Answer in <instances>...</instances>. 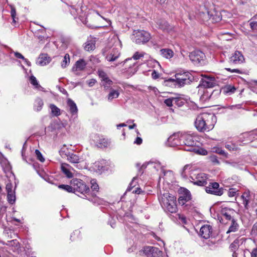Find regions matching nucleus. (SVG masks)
<instances>
[{
    "label": "nucleus",
    "mask_w": 257,
    "mask_h": 257,
    "mask_svg": "<svg viewBox=\"0 0 257 257\" xmlns=\"http://www.w3.org/2000/svg\"><path fill=\"white\" fill-rule=\"evenodd\" d=\"M216 121L217 118L214 114L202 113L196 117L195 125L199 132H208L213 128Z\"/></svg>",
    "instance_id": "obj_1"
},
{
    "label": "nucleus",
    "mask_w": 257,
    "mask_h": 257,
    "mask_svg": "<svg viewBox=\"0 0 257 257\" xmlns=\"http://www.w3.org/2000/svg\"><path fill=\"white\" fill-rule=\"evenodd\" d=\"M184 178H189L191 182L198 186H204L207 183V176L203 173L195 170L191 165H186L181 173Z\"/></svg>",
    "instance_id": "obj_2"
},
{
    "label": "nucleus",
    "mask_w": 257,
    "mask_h": 257,
    "mask_svg": "<svg viewBox=\"0 0 257 257\" xmlns=\"http://www.w3.org/2000/svg\"><path fill=\"white\" fill-rule=\"evenodd\" d=\"M121 47V41L118 37H114L103 49L102 53L108 61L113 62L120 56Z\"/></svg>",
    "instance_id": "obj_3"
},
{
    "label": "nucleus",
    "mask_w": 257,
    "mask_h": 257,
    "mask_svg": "<svg viewBox=\"0 0 257 257\" xmlns=\"http://www.w3.org/2000/svg\"><path fill=\"white\" fill-rule=\"evenodd\" d=\"M70 184L72 185L73 192H77L85 195L86 198L93 203L97 205L102 204L103 200L93 194L91 197L89 196L88 191L89 187L85 184L82 180L78 178H73L71 180Z\"/></svg>",
    "instance_id": "obj_4"
},
{
    "label": "nucleus",
    "mask_w": 257,
    "mask_h": 257,
    "mask_svg": "<svg viewBox=\"0 0 257 257\" xmlns=\"http://www.w3.org/2000/svg\"><path fill=\"white\" fill-rule=\"evenodd\" d=\"M160 204L164 209L170 213H175L177 210L176 198L168 193H164L159 198Z\"/></svg>",
    "instance_id": "obj_5"
},
{
    "label": "nucleus",
    "mask_w": 257,
    "mask_h": 257,
    "mask_svg": "<svg viewBox=\"0 0 257 257\" xmlns=\"http://www.w3.org/2000/svg\"><path fill=\"white\" fill-rule=\"evenodd\" d=\"M174 77L176 79L178 87L190 84L194 79L193 75L188 71L177 73Z\"/></svg>",
    "instance_id": "obj_6"
},
{
    "label": "nucleus",
    "mask_w": 257,
    "mask_h": 257,
    "mask_svg": "<svg viewBox=\"0 0 257 257\" xmlns=\"http://www.w3.org/2000/svg\"><path fill=\"white\" fill-rule=\"evenodd\" d=\"M199 138L194 133L190 132H183L182 140L183 145L188 148L195 146L198 142Z\"/></svg>",
    "instance_id": "obj_7"
},
{
    "label": "nucleus",
    "mask_w": 257,
    "mask_h": 257,
    "mask_svg": "<svg viewBox=\"0 0 257 257\" xmlns=\"http://www.w3.org/2000/svg\"><path fill=\"white\" fill-rule=\"evenodd\" d=\"M133 40L137 44H144L151 39L150 34L142 30H134L133 32Z\"/></svg>",
    "instance_id": "obj_8"
},
{
    "label": "nucleus",
    "mask_w": 257,
    "mask_h": 257,
    "mask_svg": "<svg viewBox=\"0 0 257 257\" xmlns=\"http://www.w3.org/2000/svg\"><path fill=\"white\" fill-rule=\"evenodd\" d=\"M125 65V69L123 72L128 76H132L135 74L138 70V66L136 62H134L132 58L126 59L123 62Z\"/></svg>",
    "instance_id": "obj_9"
},
{
    "label": "nucleus",
    "mask_w": 257,
    "mask_h": 257,
    "mask_svg": "<svg viewBox=\"0 0 257 257\" xmlns=\"http://www.w3.org/2000/svg\"><path fill=\"white\" fill-rule=\"evenodd\" d=\"M182 132L174 133L168 139L167 145L174 147L178 145H183L182 140Z\"/></svg>",
    "instance_id": "obj_10"
},
{
    "label": "nucleus",
    "mask_w": 257,
    "mask_h": 257,
    "mask_svg": "<svg viewBox=\"0 0 257 257\" xmlns=\"http://www.w3.org/2000/svg\"><path fill=\"white\" fill-rule=\"evenodd\" d=\"M141 252L147 257H159L162 254V251L158 248L150 246L144 247Z\"/></svg>",
    "instance_id": "obj_11"
},
{
    "label": "nucleus",
    "mask_w": 257,
    "mask_h": 257,
    "mask_svg": "<svg viewBox=\"0 0 257 257\" xmlns=\"http://www.w3.org/2000/svg\"><path fill=\"white\" fill-rule=\"evenodd\" d=\"M205 191L207 193L217 196H221L223 194L222 189L219 188V184L216 182L210 183L208 186L206 187Z\"/></svg>",
    "instance_id": "obj_12"
},
{
    "label": "nucleus",
    "mask_w": 257,
    "mask_h": 257,
    "mask_svg": "<svg viewBox=\"0 0 257 257\" xmlns=\"http://www.w3.org/2000/svg\"><path fill=\"white\" fill-rule=\"evenodd\" d=\"M189 58L192 62L197 64L200 63L205 60V55L202 51L195 50L190 53Z\"/></svg>",
    "instance_id": "obj_13"
},
{
    "label": "nucleus",
    "mask_w": 257,
    "mask_h": 257,
    "mask_svg": "<svg viewBox=\"0 0 257 257\" xmlns=\"http://www.w3.org/2000/svg\"><path fill=\"white\" fill-rule=\"evenodd\" d=\"M179 194L180 196L178 199V202L181 205H184L191 199L190 192L186 188H181L179 190Z\"/></svg>",
    "instance_id": "obj_14"
},
{
    "label": "nucleus",
    "mask_w": 257,
    "mask_h": 257,
    "mask_svg": "<svg viewBox=\"0 0 257 257\" xmlns=\"http://www.w3.org/2000/svg\"><path fill=\"white\" fill-rule=\"evenodd\" d=\"M229 61L231 63L238 64L243 63L245 59L240 52L236 51L230 57Z\"/></svg>",
    "instance_id": "obj_15"
},
{
    "label": "nucleus",
    "mask_w": 257,
    "mask_h": 257,
    "mask_svg": "<svg viewBox=\"0 0 257 257\" xmlns=\"http://www.w3.org/2000/svg\"><path fill=\"white\" fill-rule=\"evenodd\" d=\"M205 20H209L212 23L218 22L221 20V18L220 14L215 12H208L206 14H203Z\"/></svg>",
    "instance_id": "obj_16"
},
{
    "label": "nucleus",
    "mask_w": 257,
    "mask_h": 257,
    "mask_svg": "<svg viewBox=\"0 0 257 257\" xmlns=\"http://www.w3.org/2000/svg\"><path fill=\"white\" fill-rule=\"evenodd\" d=\"M212 232V227L208 224L203 225L200 229V235L204 238H209Z\"/></svg>",
    "instance_id": "obj_17"
},
{
    "label": "nucleus",
    "mask_w": 257,
    "mask_h": 257,
    "mask_svg": "<svg viewBox=\"0 0 257 257\" xmlns=\"http://www.w3.org/2000/svg\"><path fill=\"white\" fill-rule=\"evenodd\" d=\"M94 141L96 143V145L99 148H105L109 145V141L103 138V137H100L98 136L94 137Z\"/></svg>",
    "instance_id": "obj_18"
},
{
    "label": "nucleus",
    "mask_w": 257,
    "mask_h": 257,
    "mask_svg": "<svg viewBox=\"0 0 257 257\" xmlns=\"http://www.w3.org/2000/svg\"><path fill=\"white\" fill-rule=\"evenodd\" d=\"M215 83L210 79L208 78L201 80L199 85V90L201 91L202 89L207 88H212L214 86Z\"/></svg>",
    "instance_id": "obj_19"
},
{
    "label": "nucleus",
    "mask_w": 257,
    "mask_h": 257,
    "mask_svg": "<svg viewBox=\"0 0 257 257\" xmlns=\"http://www.w3.org/2000/svg\"><path fill=\"white\" fill-rule=\"evenodd\" d=\"M51 60V58L49 57L47 54H41L38 58L37 64L39 65L43 66L49 64Z\"/></svg>",
    "instance_id": "obj_20"
},
{
    "label": "nucleus",
    "mask_w": 257,
    "mask_h": 257,
    "mask_svg": "<svg viewBox=\"0 0 257 257\" xmlns=\"http://www.w3.org/2000/svg\"><path fill=\"white\" fill-rule=\"evenodd\" d=\"M61 169L62 172L69 178L73 177V174L71 171L73 168L67 163H62L61 165Z\"/></svg>",
    "instance_id": "obj_21"
},
{
    "label": "nucleus",
    "mask_w": 257,
    "mask_h": 257,
    "mask_svg": "<svg viewBox=\"0 0 257 257\" xmlns=\"http://www.w3.org/2000/svg\"><path fill=\"white\" fill-rule=\"evenodd\" d=\"M157 25L158 28L164 31H166L167 32H171V31L173 30V28L171 27L169 24L164 20H159L157 23Z\"/></svg>",
    "instance_id": "obj_22"
},
{
    "label": "nucleus",
    "mask_w": 257,
    "mask_h": 257,
    "mask_svg": "<svg viewBox=\"0 0 257 257\" xmlns=\"http://www.w3.org/2000/svg\"><path fill=\"white\" fill-rule=\"evenodd\" d=\"M67 160L71 163H79L82 161V158L79 156L77 154L70 152L68 153L66 157Z\"/></svg>",
    "instance_id": "obj_23"
},
{
    "label": "nucleus",
    "mask_w": 257,
    "mask_h": 257,
    "mask_svg": "<svg viewBox=\"0 0 257 257\" xmlns=\"http://www.w3.org/2000/svg\"><path fill=\"white\" fill-rule=\"evenodd\" d=\"M185 150L188 151H193L198 155L205 156L207 154V151L205 149L202 148L195 147V146L191 148H185Z\"/></svg>",
    "instance_id": "obj_24"
},
{
    "label": "nucleus",
    "mask_w": 257,
    "mask_h": 257,
    "mask_svg": "<svg viewBox=\"0 0 257 257\" xmlns=\"http://www.w3.org/2000/svg\"><path fill=\"white\" fill-rule=\"evenodd\" d=\"M86 63L83 59H80L76 61L75 67L73 68L74 71L83 70L86 67Z\"/></svg>",
    "instance_id": "obj_25"
},
{
    "label": "nucleus",
    "mask_w": 257,
    "mask_h": 257,
    "mask_svg": "<svg viewBox=\"0 0 257 257\" xmlns=\"http://www.w3.org/2000/svg\"><path fill=\"white\" fill-rule=\"evenodd\" d=\"M161 55L166 59H170L174 56L173 51L169 49H163L160 50Z\"/></svg>",
    "instance_id": "obj_26"
},
{
    "label": "nucleus",
    "mask_w": 257,
    "mask_h": 257,
    "mask_svg": "<svg viewBox=\"0 0 257 257\" xmlns=\"http://www.w3.org/2000/svg\"><path fill=\"white\" fill-rule=\"evenodd\" d=\"M95 48V41L93 39L88 40L84 45V49L86 51H89L93 50Z\"/></svg>",
    "instance_id": "obj_27"
},
{
    "label": "nucleus",
    "mask_w": 257,
    "mask_h": 257,
    "mask_svg": "<svg viewBox=\"0 0 257 257\" xmlns=\"http://www.w3.org/2000/svg\"><path fill=\"white\" fill-rule=\"evenodd\" d=\"M67 104L70 108V111L72 114L77 113L78 109L75 102L70 99H68Z\"/></svg>",
    "instance_id": "obj_28"
},
{
    "label": "nucleus",
    "mask_w": 257,
    "mask_h": 257,
    "mask_svg": "<svg viewBox=\"0 0 257 257\" xmlns=\"http://www.w3.org/2000/svg\"><path fill=\"white\" fill-rule=\"evenodd\" d=\"M164 85L169 87H178V83H177L176 78L165 80L164 81Z\"/></svg>",
    "instance_id": "obj_29"
},
{
    "label": "nucleus",
    "mask_w": 257,
    "mask_h": 257,
    "mask_svg": "<svg viewBox=\"0 0 257 257\" xmlns=\"http://www.w3.org/2000/svg\"><path fill=\"white\" fill-rule=\"evenodd\" d=\"M250 197V192L249 191L244 192L241 195V198L243 200V204H244L245 207H246L248 204Z\"/></svg>",
    "instance_id": "obj_30"
},
{
    "label": "nucleus",
    "mask_w": 257,
    "mask_h": 257,
    "mask_svg": "<svg viewBox=\"0 0 257 257\" xmlns=\"http://www.w3.org/2000/svg\"><path fill=\"white\" fill-rule=\"evenodd\" d=\"M119 92L118 90L114 89H111L109 93L107 95V99L108 101H110L113 99L116 98L119 96Z\"/></svg>",
    "instance_id": "obj_31"
},
{
    "label": "nucleus",
    "mask_w": 257,
    "mask_h": 257,
    "mask_svg": "<svg viewBox=\"0 0 257 257\" xmlns=\"http://www.w3.org/2000/svg\"><path fill=\"white\" fill-rule=\"evenodd\" d=\"M52 114L55 116H58L61 114V110L53 104H51L49 106Z\"/></svg>",
    "instance_id": "obj_32"
},
{
    "label": "nucleus",
    "mask_w": 257,
    "mask_h": 257,
    "mask_svg": "<svg viewBox=\"0 0 257 257\" xmlns=\"http://www.w3.org/2000/svg\"><path fill=\"white\" fill-rule=\"evenodd\" d=\"M200 93L203 92V93L200 96V99L202 101H206L210 98L211 96L210 94L208 92L207 89L204 88L201 89V91H199Z\"/></svg>",
    "instance_id": "obj_33"
},
{
    "label": "nucleus",
    "mask_w": 257,
    "mask_h": 257,
    "mask_svg": "<svg viewBox=\"0 0 257 257\" xmlns=\"http://www.w3.org/2000/svg\"><path fill=\"white\" fill-rule=\"evenodd\" d=\"M148 166H149L150 168H153L154 169L158 170V169L160 167V165L159 164L152 162H146L143 164L142 167V168H146Z\"/></svg>",
    "instance_id": "obj_34"
},
{
    "label": "nucleus",
    "mask_w": 257,
    "mask_h": 257,
    "mask_svg": "<svg viewBox=\"0 0 257 257\" xmlns=\"http://www.w3.org/2000/svg\"><path fill=\"white\" fill-rule=\"evenodd\" d=\"M70 64V56L68 54H66L63 59L61 63V66L63 68H65Z\"/></svg>",
    "instance_id": "obj_35"
},
{
    "label": "nucleus",
    "mask_w": 257,
    "mask_h": 257,
    "mask_svg": "<svg viewBox=\"0 0 257 257\" xmlns=\"http://www.w3.org/2000/svg\"><path fill=\"white\" fill-rule=\"evenodd\" d=\"M43 101L42 99L38 98L36 99L34 104V109L37 111H40L43 106Z\"/></svg>",
    "instance_id": "obj_36"
},
{
    "label": "nucleus",
    "mask_w": 257,
    "mask_h": 257,
    "mask_svg": "<svg viewBox=\"0 0 257 257\" xmlns=\"http://www.w3.org/2000/svg\"><path fill=\"white\" fill-rule=\"evenodd\" d=\"M4 171L7 173L11 170V167L7 160H4L1 162Z\"/></svg>",
    "instance_id": "obj_37"
},
{
    "label": "nucleus",
    "mask_w": 257,
    "mask_h": 257,
    "mask_svg": "<svg viewBox=\"0 0 257 257\" xmlns=\"http://www.w3.org/2000/svg\"><path fill=\"white\" fill-rule=\"evenodd\" d=\"M30 82L35 87V88L40 90L42 88V87L39 85L36 78L35 76H31L30 77Z\"/></svg>",
    "instance_id": "obj_38"
},
{
    "label": "nucleus",
    "mask_w": 257,
    "mask_h": 257,
    "mask_svg": "<svg viewBox=\"0 0 257 257\" xmlns=\"http://www.w3.org/2000/svg\"><path fill=\"white\" fill-rule=\"evenodd\" d=\"M59 153L62 158L67 157L68 153H70V152H69L66 145H64L63 146L59 151Z\"/></svg>",
    "instance_id": "obj_39"
},
{
    "label": "nucleus",
    "mask_w": 257,
    "mask_h": 257,
    "mask_svg": "<svg viewBox=\"0 0 257 257\" xmlns=\"http://www.w3.org/2000/svg\"><path fill=\"white\" fill-rule=\"evenodd\" d=\"M238 228V224L234 219L231 220V224L228 230L227 233L230 232H235Z\"/></svg>",
    "instance_id": "obj_40"
},
{
    "label": "nucleus",
    "mask_w": 257,
    "mask_h": 257,
    "mask_svg": "<svg viewBox=\"0 0 257 257\" xmlns=\"http://www.w3.org/2000/svg\"><path fill=\"white\" fill-rule=\"evenodd\" d=\"M145 55H147L146 53L144 52H136L132 57V59H133L135 60H139L142 58L145 57Z\"/></svg>",
    "instance_id": "obj_41"
},
{
    "label": "nucleus",
    "mask_w": 257,
    "mask_h": 257,
    "mask_svg": "<svg viewBox=\"0 0 257 257\" xmlns=\"http://www.w3.org/2000/svg\"><path fill=\"white\" fill-rule=\"evenodd\" d=\"M7 199L8 202L11 204H13L15 202L16 197L14 192L8 193Z\"/></svg>",
    "instance_id": "obj_42"
},
{
    "label": "nucleus",
    "mask_w": 257,
    "mask_h": 257,
    "mask_svg": "<svg viewBox=\"0 0 257 257\" xmlns=\"http://www.w3.org/2000/svg\"><path fill=\"white\" fill-rule=\"evenodd\" d=\"M235 88L234 86L231 85H227L223 88V92L225 93H234Z\"/></svg>",
    "instance_id": "obj_43"
},
{
    "label": "nucleus",
    "mask_w": 257,
    "mask_h": 257,
    "mask_svg": "<svg viewBox=\"0 0 257 257\" xmlns=\"http://www.w3.org/2000/svg\"><path fill=\"white\" fill-rule=\"evenodd\" d=\"M59 188L63 189L68 192H73L72 185L70 184V185H60L58 186Z\"/></svg>",
    "instance_id": "obj_44"
},
{
    "label": "nucleus",
    "mask_w": 257,
    "mask_h": 257,
    "mask_svg": "<svg viewBox=\"0 0 257 257\" xmlns=\"http://www.w3.org/2000/svg\"><path fill=\"white\" fill-rule=\"evenodd\" d=\"M148 65H149L150 67H153L154 68L159 67L161 68V65L160 63L158 61L153 59H151L148 61Z\"/></svg>",
    "instance_id": "obj_45"
},
{
    "label": "nucleus",
    "mask_w": 257,
    "mask_h": 257,
    "mask_svg": "<svg viewBox=\"0 0 257 257\" xmlns=\"http://www.w3.org/2000/svg\"><path fill=\"white\" fill-rule=\"evenodd\" d=\"M97 73L99 77L101 78V81L108 78L106 73L102 70H98Z\"/></svg>",
    "instance_id": "obj_46"
},
{
    "label": "nucleus",
    "mask_w": 257,
    "mask_h": 257,
    "mask_svg": "<svg viewBox=\"0 0 257 257\" xmlns=\"http://www.w3.org/2000/svg\"><path fill=\"white\" fill-rule=\"evenodd\" d=\"M91 184V189L92 190L98 192L99 190V187L96 183V181L94 179L91 180L90 181Z\"/></svg>",
    "instance_id": "obj_47"
},
{
    "label": "nucleus",
    "mask_w": 257,
    "mask_h": 257,
    "mask_svg": "<svg viewBox=\"0 0 257 257\" xmlns=\"http://www.w3.org/2000/svg\"><path fill=\"white\" fill-rule=\"evenodd\" d=\"M174 99H176L174 101L173 104H176L178 106H181L184 104V101L180 97H174Z\"/></svg>",
    "instance_id": "obj_48"
},
{
    "label": "nucleus",
    "mask_w": 257,
    "mask_h": 257,
    "mask_svg": "<svg viewBox=\"0 0 257 257\" xmlns=\"http://www.w3.org/2000/svg\"><path fill=\"white\" fill-rule=\"evenodd\" d=\"M36 37L39 40L40 42L42 43V41L47 37L46 36H42V30H38L36 34Z\"/></svg>",
    "instance_id": "obj_49"
},
{
    "label": "nucleus",
    "mask_w": 257,
    "mask_h": 257,
    "mask_svg": "<svg viewBox=\"0 0 257 257\" xmlns=\"http://www.w3.org/2000/svg\"><path fill=\"white\" fill-rule=\"evenodd\" d=\"M102 82L104 87H109L112 83V81L109 79V78H107L105 80L102 81Z\"/></svg>",
    "instance_id": "obj_50"
},
{
    "label": "nucleus",
    "mask_w": 257,
    "mask_h": 257,
    "mask_svg": "<svg viewBox=\"0 0 257 257\" xmlns=\"http://www.w3.org/2000/svg\"><path fill=\"white\" fill-rule=\"evenodd\" d=\"M225 147L229 151H234L237 149V146L232 143L225 145Z\"/></svg>",
    "instance_id": "obj_51"
},
{
    "label": "nucleus",
    "mask_w": 257,
    "mask_h": 257,
    "mask_svg": "<svg viewBox=\"0 0 257 257\" xmlns=\"http://www.w3.org/2000/svg\"><path fill=\"white\" fill-rule=\"evenodd\" d=\"M238 247V241L237 240H234L230 245V248L231 250V251L234 252L236 249Z\"/></svg>",
    "instance_id": "obj_52"
},
{
    "label": "nucleus",
    "mask_w": 257,
    "mask_h": 257,
    "mask_svg": "<svg viewBox=\"0 0 257 257\" xmlns=\"http://www.w3.org/2000/svg\"><path fill=\"white\" fill-rule=\"evenodd\" d=\"M176 99H174V97L169 98L164 100V103L168 106H171L173 105L174 101Z\"/></svg>",
    "instance_id": "obj_53"
},
{
    "label": "nucleus",
    "mask_w": 257,
    "mask_h": 257,
    "mask_svg": "<svg viewBox=\"0 0 257 257\" xmlns=\"http://www.w3.org/2000/svg\"><path fill=\"white\" fill-rule=\"evenodd\" d=\"M35 154L37 159L41 162H44L45 161L44 158L43 157L42 154L38 150H36Z\"/></svg>",
    "instance_id": "obj_54"
},
{
    "label": "nucleus",
    "mask_w": 257,
    "mask_h": 257,
    "mask_svg": "<svg viewBox=\"0 0 257 257\" xmlns=\"http://www.w3.org/2000/svg\"><path fill=\"white\" fill-rule=\"evenodd\" d=\"M222 215H223V217H224L226 219L228 220H231H231L232 219V217H231V216L229 212H228L226 211V210H223L222 211Z\"/></svg>",
    "instance_id": "obj_55"
},
{
    "label": "nucleus",
    "mask_w": 257,
    "mask_h": 257,
    "mask_svg": "<svg viewBox=\"0 0 257 257\" xmlns=\"http://www.w3.org/2000/svg\"><path fill=\"white\" fill-rule=\"evenodd\" d=\"M210 161L214 164L218 165L219 164V161H218L217 157L216 156L213 155L209 157Z\"/></svg>",
    "instance_id": "obj_56"
},
{
    "label": "nucleus",
    "mask_w": 257,
    "mask_h": 257,
    "mask_svg": "<svg viewBox=\"0 0 257 257\" xmlns=\"http://www.w3.org/2000/svg\"><path fill=\"white\" fill-rule=\"evenodd\" d=\"M12 188H13V185H12V183H11V182L8 183L6 185V190L7 191V193L13 192L14 191L12 190Z\"/></svg>",
    "instance_id": "obj_57"
},
{
    "label": "nucleus",
    "mask_w": 257,
    "mask_h": 257,
    "mask_svg": "<svg viewBox=\"0 0 257 257\" xmlns=\"http://www.w3.org/2000/svg\"><path fill=\"white\" fill-rule=\"evenodd\" d=\"M225 69L230 72H231V73H238V74H241L242 73V71L238 69H230V68H226Z\"/></svg>",
    "instance_id": "obj_58"
},
{
    "label": "nucleus",
    "mask_w": 257,
    "mask_h": 257,
    "mask_svg": "<svg viewBox=\"0 0 257 257\" xmlns=\"http://www.w3.org/2000/svg\"><path fill=\"white\" fill-rule=\"evenodd\" d=\"M11 16L13 19V22L16 23V21L15 20V19H16V11L15 9L12 7H11Z\"/></svg>",
    "instance_id": "obj_59"
},
{
    "label": "nucleus",
    "mask_w": 257,
    "mask_h": 257,
    "mask_svg": "<svg viewBox=\"0 0 257 257\" xmlns=\"http://www.w3.org/2000/svg\"><path fill=\"white\" fill-rule=\"evenodd\" d=\"M87 84L89 87L93 86L96 82V80L95 79H91L87 81Z\"/></svg>",
    "instance_id": "obj_60"
},
{
    "label": "nucleus",
    "mask_w": 257,
    "mask_h": 257,
    "mask_svg": "<svg viewBox=\"0 0 257 257\" xmlns=\"http://www.w3.org/2000/svg\"><path fill=\"white\" fill-rule=\"evenodd\" d=\"M70 12L71 15L73 16V17L75 18H76V17L78 15V13L77 12V11L75 8L71 7V9H70Z\"/></svg>",
    "instance_id": "obj_61"
},
{
    "label": "nucleus",
    "mask_w": 257,
    "mask_h": 257,
    "mask_svg": "<svg viewBox=\"0 0 257 257\" xmlns=\"http://www.w3.org/2000/svg\"><path fill=\"white\" fill-rule=\"evenodd\" d=\"M152 77L154 79L158 78L160 76L159 74L157 72L156 70H154L151 74Z\"/></svg>",
    "instance_id": "obj_62"
},
{
    "label": "nucleus",
    "mask_w": 257,
    "mask_h": 257,
    "mask_svg": "<svg viewBox=\"0 0 257 257\" xmlns=\"http://www.w3.org/2000/svg\"><path fill=\"white\" fill-rule=\"evenodd\" d=\"M236 193V191L234 189L231 188L229 190L228 194L229 197H233L235 196Z\"/></svg>",
    "instance_id": "obj_63"
},
{
    "label": "nucleus",
    "mask_w": 257,
    "mask_h": 257,
    "mask_svg": "<svg viewBox=\"0 0 257 257\" xmlns=\"http://www.w3.org/2000/svg\"><path fill=\"white\" fill-rule=\"evenodd\" d=\"M250 25L252 30H257V22L251 21Z\"/></svg>",
    "instance_id": "obj_64"
}]
</instances>
